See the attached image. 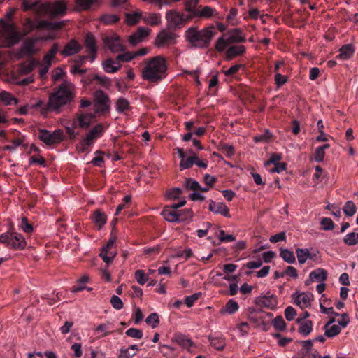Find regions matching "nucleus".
Here are the masks:
<instances>
[{"mask_svg": "<svg viewBox=\"0 0 358 358\" xmlns=\"http://www.w3.org/2000/svg\"><path fill=\"white\" fill-rule=\"evenodd\" d=\"M329 144H324L317 147L315 152V160L317 162H322L325 156V150L329 149Z\"/></svg>", "mask_w": 358, "mask_h": 358, "instance_id": "41", "label": "nucleus"}, {"mask_svg": "<svg viewBox=\"0 0 358 358\" xmlns=\"http://www.w3.org/2000/svg\"><path fill=\"white\" fill-rule=\"evenodd\" d=\"M355 51V50L353 46H341L336 58L341 60L348 59L354 55Z\"/></svg>", "mask_w": 358, "mask_h": 358, "instance_id": "30", "label": "nucleus"}, {"mask_svg": "<svg viewBox=\"0 0 358 358\" xmlns=\"http://www.w3.org/2000/svg\"><path fill=\"white\" fill-rule=\"evenodd\" d=\"M148 34L149 29L148 28L140 27L135 33L129 36V41L131 45H136L144 42Z\"/></svg>", "mask_w": 358, "mask_h": 358, "instance_id": "16", "label": "nucleus"}, {"mask_svg": "<svg viewBox=\"0 0 358 358\" xmlns=\"http://www.w3.org/2000/svg\"><path fill=\"white\" fill-rule=\"evenodd\" d=\"M209 210L214 213L220 214L226 217H229V209L223 202H215L210 201L209 203Z\"/></svg>", "mask_w": 358, "mask_h": 358, "instance_id": "17", "label": "nucleus"}, {"mask_svg": "<svg viewBox=\"0 0 358 358\" xmlns=\"http://www.w3.org/2000/svg\"><path fill=\"white\" fill-rule=\"evenodd\" d=\"M280 256L288 264H293L296 261V257L293 252L288 249H281Z\"/></svg>", "mask_w": 358, "mask_h": 358, "instance_id": "40", "label": "nucleus"}, {"mask_svg": "<svg viewBox=\"0 0 358 358\" xmlns=\"http://www.w3.org/2000/svg\"><path fill=\"white\" fill-rule=\"evenodd\" d=\"M17 100L8 92L2 91L0 92V103L5 105L17 104Z\"/></svg>", "mask_w": 358, "mask_h": 358, "instance_id": "35", "label": "nucleus"}, {"mask_svg": "<svg viewBox=\"0 0 358 358\" xmlns=\"http://www.w3.org/2000/svg\"><path fill=\"white\" fill-rule=\"evenodd\" d=\"M145 322L151 326L152 329L156 328L159 323V316L156 313H151L146 319Z\"/></svg>", "mask_w": 358, "mask_h": 358, "instance_id": "49", "label": "nucleus"}, {"mask_svg": "<svg viewBox=\"0 0 358 358\" xmlns=\"http://www.w3.org/2000/svg\"><path fill=\"white\" fill-rule=\"evenodd\" d=\"M272 323L273 327L278 330L283 331L286 328V323L282 316H277Z\"/></svg>", "mask_w": 358, "mask_h": 358, "instance_id": "51", "label": "nucleus"}, {"mask_svg": "<svg viewBox=\"0 0 358 358\" xmlns=\"http://www.w3.org/2000/svg\"><path fill=\"white\" fill-rule=\"evenodd\" d=\"M0 242L15 250L24 249L27 243L22 235L16 232L2 234Z\"/></svg>", "mask_w": 358, "mask_h": 358, "instance_id": "7", "label": "nucleus"}, {"mask_svg": "<svg viewBox=\"0 0 358 358\" xmlns=\"http://www.w3.org/2000/svg\"><path fill=\"white\" fill-rule=\"evenodd\" d=\"M239 306L236 301L234 299H230L224 306V308L222 310V313H227L229 315H232L235 313L238 310Z\"/></svg>", "mask_w": 358, "mask_h": 358, "instance_id": "36", "label": "nucleus"}, {"mask_svg": "<svg viewBox=\"0 0 358 358\" xmlns=\"http://www.w3.org/2000/svg\"><path fill=\"white\" fill-rule=\"evenodd\" d=\"M218 238L222 243L232 242L235 240V237L233 235L226 234L224 230L219 231Z\"/></svg>", "mask_w": 358, "mask_h": 358, "instance_id": "57", "label": "nucleus"}, {"mask_svg": "<svg viewBox=\"0 0 358 358\" xmlns=\"http://www.w3.org/2000/svg\"><path fill=\"white\" fill-rule=\"evenodd\" d=\"M108 98L106 94L101 91H96L95 92V103L93 106L95 113L105 112L108 110L107 103Z\"/></svg>", "mask_w": 358, "mask_h": 358, "instance_id": "14", "label": "nucleus"}, {"mask_svg": "<svg viewBox=\"0 0 358 358\" xmlns=\"http://www.w3.org/2000/svg\"><path fill=\"white\" fill-rule=\"evenodd\" d=\"M210 345L217 350H222L226 345L224 336L221 334H212L208 336Z\"/></svg>", "mask_w": 358, "mask_h": 358, "instance_id": "19", "label": "nucleus"}, {"mask_svg": "<svg viewBox=\"0 0 358 358\" xmlns=\"http://www.w3.org/2000/svg\"><path fill=\"white\" fill-rule=\"evenodd\" d=\"M97 113H83L78 115L77 120L78 125L82 129L88 128L92 122L94 118H95Z\"/></svg>", "mask_w": 358, "mask_h": 358, "instance_id": "18", "label": "nucleus"}, {"mask_svg": "<svg viewBox=\"0 0 358 358\" xmlns=\"http://www.w3.org/2000/svg\"><path fill=\"white\" fill-rule=\"evenodd\" d=\"M76 4L83 10H88L92 6H98L100 3L99 0H76Z\"/></svg>", "mask_w": 358, "mask_h": 358, "instance_id": "39", "label": "nucleus"}, {"mask_svg": "<svg viewBox=\"0 0 358 358\" xmlns=\"http://www.w3.org/2000/svg\"><path fill=\"white\" fill-rule=\"evenodd\" d=\"M166 18L174 26L180 27L184 24V19L178 13L169 10L166 13Z\"/></svg>", "mask_w": 358, "mask_h": 358, "instance_id": "29", "label": "nucleus"}, {"mask_svg": "<svg viewBox=\"0 0 358 358\" xmlns=\"http://www.w3.org/2000/svg\"><path fill=\"white\" fill-rule=\"evenodd\" d=\"M109 329L108 324H101L95 329V331L99 334L100 336H106L109 334Z\"/></svg>", "mask_w": 358, "mask_h": 358, "instance_id": "62", "label": "nucleus"}, {"mask_svg": "<svg viewBox=\"0 0 358 358\" xmlns=\"http://www.w3.org/2000/svg\"><path fill=\"white\" fill-rule=\"evenodd\" d=\"M327 272L324 268H317L311 271L309 274V280L310 282L318 281L323 282L327 280Z\"/></svg>", "mask_w": 358, "mask_h": 358, "instance_id": "25", "label": "nucleus"}, {"mask_svg": "<svg viewBox=\"0 0 358 358\" xmlns=\"http://www.w3.org/2000/svg\"><path fill=\"white\" fill-rule=\"evenodd\" d=\"M38 50L36 48V46H20L17 53V57L18 59L28 57L34 54Z\"/></svg>", "mask_w": 358, "mask_h": 358, "instance_id": "31", "label": "nucleus"}, {"mask_svg": "<svg viewBox=\"0 0 358 358\" xmlns=\"http://www.w3.org/2000/svg\"><path fill=\"white\" fill-rule=\"evenodd\" d=\"M129 108V102L124 98H119L116 103V109L119 113L127 111Z\"/></svg>", "mask_w": 358, "mask_h": 358, "instance_id": "47", "label": "nucleus"}, {"mask_svg": "<svg viewBox=\"0 0 358 358\" xmlns=\"http://www.w3.org/2000/svg\"><path fill=\"white\" fill-rule=\"evenodd\" d=\"M141 17V13L135 12L134 13H127L126 14V22L129 25H134L138 22V20Z\"/></svg>", "mask_w": 358, "mask_h": 358, "instance_id": "45", "label": "nucleus"}, {"mask_svg": "<svg viewBox=\"0 0 358 358\" xmlns=\"http://www.w3.org/2000/svg\"><path fill=\"white\" fill-rule=\"evenodd\" d=\"M65 76V72L62 69L59 67H57L54 69L52 77L54 82H57L63 79V77Z\"/></svg>", "mask_w": 358, "mask_h": 358, "instance_id": "59", "label": "nucleus"}, {"mask_svg": "<svg viewBox=\"0 0 358 358\" xmlns=\"http://www.w3.org/2000/svg\"><path fill=\"white\" fill-rule=\"evenodd\" d=\"M195 159H196V155H193L189 157H185L180 162V169L184 170L190 168L194 164Z\"/></svg>", "mask_w": 358, "mask_h": 358, "instance_id": "44", "label": "nucleus"}, {"mask_svg": "<svg viewBox=\"0 0 358 358\" xmlns=\"http://www.w3.org/2000/svg\"><path fill=\"white\" fill-rule=\"evenodd\" d=\"M259 301L263 306L270 309L275 308L278 305L276 296L273 294L261 297Z\"/></svg>", "mask_w": 358, "mask_h": 358, "instance_id": "28", "label": "nucleus"}, {"mask_svg": "<svg viewBox=\"0 0 358 358\" xmlns=\"http://www.w3.org/2000/svg\"><path fill=\"white\" fill-rule=\"evenodd\" d=\"M14 10L6 14L8 20H0V41L6 43V45H15L23 37L32 31H36L34 36L30 41H25L22 45H35L39 41H46L53 39L56 36V31L62 29L66 24L65 21L49 22L41 20L35 22L27 18L23 24L24 31L21 32L18 27L11 22Z\"/></svg>", "mask_w": 358, "mask_h": 358, "instance_id": "1", "label": "nucleus"}, {"mask_svg": "<svg viewBox=\"0 0 358 358\" xmlns=\"http://www.w3.org/2000/svg\"><path fill=\"white\" fill-rule=\"evenodd\" d=\"M308 248H296V255L299 264H303L308 259Z\"/></svg>", "mask_w": 358, "mask_h": 358, "instance_id": "37", "label": "nucleus"}, {"mask_svg": "<svg viewBox=\"0 0 358 358\" xmlns=\"http://www.w3.org/2000/svg\"><path fill=\"white\" fill-rule=\"evenodd\" d=\"M294 303L303 310L310 307L313 294L310 292H295L292 295Z\"/></svg>", "mask_w": 358, "mask_h": 358, "instance_id": "12", "label": "nucleus"}, {"mask_svg": "<svg viewBox=\"0 0 358 358\" xmlns=\"http://www.w3.org/2000/svg\"><path fill=\"white\" fill-rule=\"evenodd\" d=\"M282 159V155L280 153L271 154L270 159L264 163L266 167L271 164H275L280 163L279 161Z\"/></svg>", "mask_w": 358, "mask_h": 358, "instance_id": "60", "label": "nucleus"}, {"mask_svg": "<svg viewBox=\"0 0 358 358\" xmlns=\"http://www.w3.org/2000/svg\"><path fill=\"white\" fill-rule=\"evenodd\" d=\"M92 220L95 224L99 228H101L103 225L105 224L106 222V216L104 213H101V211L96 210L94 213Z\"/></svg>", "mask_w": 358, "mask_h": 358, "instance_id": "38", "label": "nucleus"}, {"mask_svg": "<svg viewBox=\"0 0 358 358\" xmlns=\"http://www.w3.org/2000/svg\"><path fill=\"white\" fill-rule=\"evenodd\" d=\"M245 38L243 32L238 29H233L220 38L214 45H229L234 43H244Z\"/></svg>", "mask_w": 358, "mask_h": 358, "instance_id": "9", "label": "nucleus"}, {"mask_svg": "<svg viewBox=\"0 0 358 358\" xmlns=\"http://www.w3.org/2000/svg\"><path fill=\"white\" fill-rule=\"evenodd\" d=\"M199 1L196 0H185V8L189 14L187 15V19H192L195 17V15L199 9Z\"/></svg>", "mask_w": 358, "mask_h": 358, "instance_id": "24", "label": "nucleus"}, {"mask_svg": "<svg viewBox=\"0 0 358 358\" xmlns=\"http://www.w3.org/2000/svg\"><path fill=\"white\" fill-rule=\"evenodd\" d=\"M185 186L187 189L192 190H199V189H201V185L197 181L190 178L185 180Z\"/></svg>", "mask_w": 358, "mask_h": 358, "instance_id": "58", "label": "nucleus"}, {"mask_svg": "<svg viewBox=\"0 0 358 358\" xmlns=\"http://www.w3.org/2000/svg\"><path fill=\"white\" fill-rule=\"evenodd\" d=\"M58 50L57 46H54L43 57L42 62H39V77L41 79L46 78L47 73L51 65L55 62V55Z\"/></svg>", "mask_w": 358, "mask_h": 358, "instance_id": "10", "label": "nucleus"}, {"mask_svg": "<svg viewBox=\"0 0 358 358\" xmlns=\"http://www.w3.org/2000/svg\"><path fill=\"white\" fill-rule=\"evenodd\" d=\"M167 69V62L163 57H154L145 62L141 76L144 80L158 83L166 77Z\"/></svg>", "mask_w": 358, "mask_h": 358, "instance_id": "3", "label": "nucleus"}, {"mask_svg": "<svg viewBox=\"0 0 358 358\" xmlns=\"http://www.w3.org/2000/svg\"><path fill=\"white\" fill-rule=\"evenodd\" d=\"M126 335L129 337L141 339L143 337V331L141 329L136 328H129L126 332Z\"/></svg>", "mask_w": 358, "mask_h": 358, "instance_id": "52", "label": "nucleus"}, {"mask_svg": "<svg viewBox=\"0 0 358 358\" xmlns=\"http://www.w3.org/2000/svg\"><path fill=\"white\" fill-rule=\"evenodd\" d=\"M135 355L129 348H121L118 358H133Z\"/></svg>", "mask_w": 358, "mask_h": 358, "instance_id": "64", "label": "nucleus"}, {"mask_svg": "<svg viewBox=\"0 0 358 358\" xmlns=\"http://www.w3.org/2000/svg\"><path fill=\"white\" fill-rule=\"evenodd\" d=\"M172 340L188 351H190V348L194 345L193 341L188 336L182 334H176Z\"/></svg>", "mask_w": 358, "mask_h": 358, "instance_id": "21", "label": "nucleus"}, {"mask_svg": "<svg viewBox=\"0 0 358 358\" xmlns=\"http://www.w3.org/2000/svg\"><path fill=\"white\" fill-rule=\"evenodd\" d=\"M103 132L104 129L102 124H99L94 126L83 137L77 145L78 150L81 152H86L89 147L93 145L95 141L102 136Z\"/></svg>", "mask_w": 358, "mask_h": 358, "instance_id": "6", "label": "nucleus"}, {"mask_svg": "<svg viewBox=\"0 0 358 358\" xmlns=\"http://www.w3.org/2000/svg\"><path fill=\"white\" fill-rule=\"evenodd\" d=\"M334 319L329 321L324 327L325 331V336L328 338H333L337 336L341 331V327L338 324H334Z\"/></svg>", "mask_w": 358, "mask_h": 358, "instance_id": "20", "label": "nucleus"}, {"mask_svg": "<svg viewBox=\"0 0 358 358\" xmlns=\"http://www.w3.org/2000/svg\"><path fill=\"white\" fill-rule=\"evenodd\" d=\"M75 86L67 80H64L54 92L50 94L47 107L43 111L60 113L62 108L70 104L74 99Z\"/></svg>", "mask_w": 358, "mask_h": 358, "instance_id": "2", "label": "nucleus"}, {"mask_svg": "<svg viewBox=\"0 0 358 358\" xmlns=\"http://www.w3.org/2000/svg\"><path fill=\"white\" fill-rule=\"evenodd\" d=\"M135 279L139 285H144L148 280V275L145 273L143 270H137L134 273Z\"/></svg>", "mask_w": 358, "mask_h": 358, "instance_id": "48", "label": "nucleus"}, {"mask_svg": "<svg viewBox=\"0 0 358 358\" xmlns=\"http://www.w3.org/2000/svg\"><path fill=\"white\" fill-rule=\"evenodd\" d=\"M164 218L170 222H179L180 220V215L176 210L166 206L162 211Z\"/></svg>", "mask_w": 358, "mask_h": 358, "instance_id": "27", "label": "nucleus"}, {"mask_svg": "<svg viewBox=\"0 0 358 358\" xmlns=\"http://www.w3.org/2000/svg\"><path fill=\"white\" fill-rule=\"evenodd\" d=\"M343 210L347 216L351 217L355 214L357 208L355 203L350 200L345 203Z\"/></svg>", "mask_w": 358, "mask_h": 358, "instance_id": "42", "label": "nucleus"}, {"mask_svg": "<svg viewBox=\"0 0 358 358\" xmlns=\"http://www.w3.org/2000/svg\"><path fill=\"white\" fill-rule=\"evenodd\" d=\"M215 10L210 6H206L204 7H202L200 6L199 7V9L195 15V17H204V18H209L214 15Z\"/></svg>", "mask_w": 358, "mask_h": 358, "instance_id": "32", "label": "nucleus"}, {"mask_svg": "<svg viewBox=\"0 0 358 358\" xmlns=\"http://www.w3.org/2000/svg\"><path fill=\"white\" fill-rule=\"evenodd\" d=\"M81 46H64V50L61 52V54L64 57L71 56L76 54L80 50Z\"/></svg>", "mask_w": 358, "mask_h": 358, "instance_id": "50", "label": "nucleus"}, {"mask_svg": "<svg viewBox=\"0 0 358 358\" xmlns=\"http://www.w3.org/2000/svg\"><path fill=\"white\" fill-rule=\"evenodd\" d=\"M39 62L36 59H29L22 63L19 69L21 75H26L31 73L38 65Z\"/></svg>", "mask_w": 358, "mask_h": 358, "instance_id": "23", "label": "nucleus"}, {"mask_svg": "<svg viewBox=\"0 0 358 358\" xmlns=\"http://www.w3.org/2000/svg\"><path fill=\"white\" fill-rule=\"evenodd\" d=\"M320 224L324 230L329 231L334 228V224L331 218L323 217L321 220Z\"/></svg>", "mask_w": 358, "mask_h": 358, "instance_id": "54", "label": "nucleus"}, {"mask_svg": "<svg viewBox=\"0 0 358 358\" xmlns=\"http://www.w3.org/2000/svg\"><path fill=\"white\" fill-rule=\"evenodd\" d=\"M244 52V46H229L226 52V57L227 59H232L235 57L243 54Z\"/></svg>", "mask_w": 358, "mask_h": 358, "instance_id": "34", "label": "nucleus"}, {"mask_svg": "<svg viewBox=\"0 0 358 358\" xmlns=\"http://www.w3.org/2000/svg\"><path fill=\"white\" fill-rule=\"evenodd\" d=\"M120 18L117 15L109 14L103 15L101 18V22L107 24L115 23L118 22Z\"/></svg>", "mask_w": 358, "mask_h": 358, "instance_id": "55", "label": "nucleus"}, {"mask_svg": "<svg viewBox=\"0 0 358 358\" xmlns=\"http://www.w3.org/2000/svg\"><path fill=\"white\" fill-rule=\"evenodd\" d=\"M315 169L316 172L313 175V180L314 183L317 185L322 180L324 174L322 169L319 166H315Z\"/></svg>", "mask_w": 358, "mask_h": 358, "instance_id": "53", "label": "nucleus"}, {"mask_svg": "<svg viewBox=\"0 0 358 358\" xmlns=\"http://www.w3.org/2000/svg\"><path fill=\"white\" fill-rule=\"evenodd\" d=\"M144 21L151 25H157L161 22V16L159 14H148L143 17Z\"/></svg>", "mask_w": 358, "mask_h": 358, "instance_id": "46", "label": "nucleus"}, {"mask_svg": "<svg viewBox=\"0 0 358 358\" xmlns=\"http://www.w3.org/2000/svg\"><path fill=\"white\" fill-rule=\"evenodd\" d=\"M115 238H110L107 244L104 245L99 254V256L103 259V262L106 264H110L115 257L117 252L115 249Z\"/></svg>", "mask_w": 358, "mask_h": 358, "instance_id": "11", "label": "nucleus"}, {"mask_svg": "<svg viewBox=\"0 0 358 358\" xmlns=\"http://www.w3.org/2000/svg\"><path fill=\"white\" fill-rule=\"evenodd\" d=\"M38 138L45 145H52L61 142L63 140L64 134L61 129H56L53 132L46 129H40Z\"/></svg>", "mask_w": 358, "mask_h": 358, "instance_id": "8", "label": "nucleus"}, {"mask_svg": "<svg viewBox=\"0 0 358 358\" xmlns=\"http://www.w3.org/2000/svg\"><path fill=\"white\" fill-rule=\"evenodd\" d=\"M104 71L107 73H113L116 72L120 67L118 62H115L111 59H108L102 63Z\"/></svg>", "mask_w": 358, "mask_h": 358, "instance_id": "33", "label": "nucleus"}, {"mask_svg": "<svg viewBox=\"0 0 358 358\" xmlns=\"http://www.w3.org/2000/svg\"><path fill=\"white\" fill-rule=\"evenodd\" d=\"M216 34L217 31L213 26L208 27L200 31L195 27H190L186 31L185 36L187 40L192 43L203 42L208 44Z\"/></svg>", "mask_w": 358, "mask_h": 358, "instance_id": "5", "label": "nucleus"}, {"mask_svg": "<svg viewBox=\"0 0 358 358\" xmlns=\"http://www.w3.org/2000/svg\"><path fill=\"white\" fill-rule=\"evenodd\" d=\"M285 316L288 321H292L296 316V311L292 306H288L285 310Z\"/></svg>", "mask_w": 358, "mask_h": 358, "instance_id": "61", "label": "nucleus"}, {"mask_svg": "<svg viewBox=\"0 0 358 358\" xmlns=\"http://www.w3.org/2000/svg\"><path fill=\"white\" fill-rule=\"evenodd\" d=\"M110 303L113 307L116 310H120L123 308L122 301L117 296L113 295L111 297Z\"/></svg>", "mask_w": 358, "mask_h": 358, "instance_id": "63", "label": "nucleus"}, {"mask_svg": "<svg viewBox=\"0 0 358 358\" xmlns=\"http://www.w3.org/2000/svg\"><path fill=\"white\" fill-rule=\"evenodd\" d=\"M149 49L147 48H144L137 51L125 52L120 53L117 56V59L120 62H128L136 57L144 56L147 55Z\"/></svg>", "mask_w": 358, "mask_h": 358, "instance_id": "15", "label": "nucleus"}, {"mask_svg": "<svg viewBox=\"0 0 358 358\" xmlns=\"http://www.w3.org/2000/svg\"><path fill=\"white\" fill-rule=\"evenodd\" d=\"M103 41L104 45H122L120 37L113 31L106 33L103 35Z\"/></svg>", "mask_w": 358, "mask_h": 358, "instance_id": "26", "label": "nucleus"}, {"mask_svg": "<svg viewBox=\"0 0 358 358\" xmlns=\"http://www.w3.org/2000/svg\"><path fill=\"white\" fill-rule=\"evenodd\" d=\"M23 145V140L22 138H15L10 142V145H6L4 149L11 152L15 151L17 147Z\"/></svg>", "mask_w": 358, "mask_h": 358, "instance_id": "56", "label": "nucleus"}, {"mask_svg": "<svg viewBox=\"0 0 358 358\" xmlns=\"http://www.w3.org/2000/svg\"><path fill=\"white\" fill-rule=\"evenodd\" d=\"M22 8L24 11L31 10L36 13H45L55 17L66 14V5L63 1L42 3L40 0H24L22 3Z\"/></svg>", "mask_w": 358, "mask_h": 358, "instance_id": "4", "label": "nucleus"}, {"mask_svg": "<svg viewBox=\"0 0 358 358\" xmlns=\"http://www.w3.org/2000/svg\"><path fill=\"white\" fill-rule=\"evenodd\" d=\"M177 36L173 31L169 30L162 31L157 36L155 45H171L178 43Z\"/></svg>", "mask_w": 358, "mask_h": 358, "instance_id": "13", "label": "nucleus"}, {"mask_svg": "<svg viewBox=\"0 0 358 358\" xmlns=\"http://www.w3.org/2000/svg\"><path fill=\"white\" fill-rule=\"evenodd\" d=\"M297 322L299 324V333L306 337L308 336L313 329V323L310 320H303V318H298Z\"/></svg>", "mask_w": 358, "mask_h": 358, "instance_id": "22", "label": "nucleus"}, {"mask_svg": "<svg viewBox=\"0 0 358 358\" xmlns=\"http://www.w3.org/2000/svg\"><path fill=\"white\" fill-rule=\"evenodd\" d=\"M343 242L349 245H355L358 243V234L350 232L347 234L343 238Z\"/></svg>", "mask_w": 358, "mask_h": 358, "instance_id": "43", "label": "nucleus"}]
</instances>
